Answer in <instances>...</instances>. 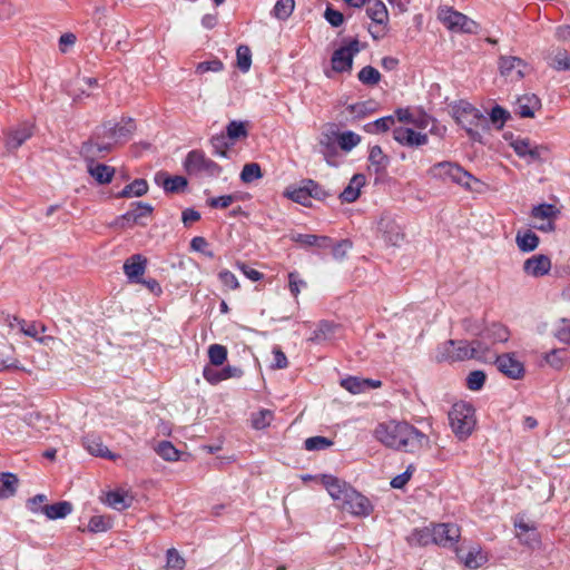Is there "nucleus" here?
I'll use <instances>...</instances> for the list:
<instances>
[{
  "label": "nucleus",
  "instance_id": "obj_4",
  "mask_svg": "<svg viewBox=\"0 0 570 570\" xmlns=\"http://www.w3.org/2000/svg\"><path fill=\"white\" fill-rule=\"evenodd\" d=\"M449 421L453 433L460 440H464L475 428V410L470 403L458 402L449 412Z\"/></svg>",
  "mask_w": 570,
  "mask_h": 570
},
{
  "label": "nucleus",
  "instance_id": "obj_57",
  "mask_svg": "<svg viewBox=\"0 0 570 570\" xmlns=\"http://www.w3.org/2000/svg\"><path fill=\"white\" fill-rule=\"evenodd\" d=\"M487 375L483 371L475 370L469 373L466 377V386L471 391H479L483 387Z\"/></svg>",
  "mask_w": 570,
  "mask_h": 570
},
{
  "label": "nucleus",
  "instance_id": "obj_17",
  "mask_svg": "<svg viewBox=\"0 0 570 570\" xmlns=\"http://www.w3.org/2000/svg\"><path fill=\"white\" fill-rule=\"evenodd\" d=\"M524 61L518 57L501 56L499 59V69L504 77L519 80L524 76Z\"/></svg>",
  "mask_w": 570,
  "mask_h": 570
},
{
  "label": "nucleus",
  "instance_id": "obj_19",
  "mask_svg": "<svg viewBox=\"0 0 570 570\" xmlns=\"http://www.w3.org/2000/svg\"><path fill=\"white\" fill-rule=\"evenodd\" d=\"M551 269V259L543 254L533 255L523 263L525 274L533 277L547 275Z\"/></svg>",
  "mask_w": 570,
  "mask_h": 570
},
{
  "label": "nucleus",
  "instance_id": "obj_6",
  "mask_svg": "<svg viewBox=\"0 0 570 570\" xmlns=\"http://www.w3.org/2000/svg\"><path fill=\"white\" fill-rule=\"evenodd\" d=\"M185 171L189 176H207L212 178L218 177L223 168L208 158L200 149L190 150L183 163Z\"/></svg>",
  "mask_w": 570,
  "mask_h": 570
},
{
  "label": "nucleus",
  "instance_id": "obj_59",
  "mask_svg": "<svg viewBox=\"0 0 570 570\" xmlns=\"http://www.w3.org/2000/svg\"><path fill=\"white\" fill-rule=\"evenodd\" d=\"M470 348L473 351V354H475L472 360H478L481 362L488 361L490 348L482 340H473L470 342Z\"/></svg>",
  "mask_w": 570,
  "mask_h": 570
},
{
  "label": "nucleus",
  "instance_id": "obj_30",
  "mask_svg": "<svg viewBox=\"0 0 570 570\" xmlns=\"http://www.w3.org/2000/svg\"><path fill=\"white\" fill-rule=\"evenodd\" d=\"M515 243L518 248L523 253H530L537 249L540 239L535 233L530 229L524 232L519 230L515 235Z\"/></svg>",
  "mask_w": 570,
  "mask_h": 570
},
{
  "label": "nucleus",
  "instance_id": "obj_49",
  "mask_svg": "<svg viewBox=\"0 0 570 570\" xmlns=\"http://www.w3.org/2000/svg\"><path fill=\"white\" fill-rule=\"evenodd\" d=\"M464 566L469 569H478L487 562V557L481 552L480 549H472L462 559Z\"/></svg>",
  "mask_w": 570,
  "mask_h": 570
},
{
  "label": "nucleus",
  "instance_id": "obj_42",
  "mask_svg": "<svg viewBox=\"0 0 570 570\" xmlns=\"http://www.w3.org/2000/svg\"><path fill=\"white\" fill-rule=\"evenodd\" d=\"M490 122L498 129H502L504 124L511 118L510 112L499 105H495L490 111Z\"/></svg>",
  "mask_w": 570,
  "mask_h": 570
},
{
  "label": "nucleus",
  "instance_id": "obj_3",
  "mask_svg": "<svg viewBox=\"0 0 570 570\" xmlns=\"http://www.w3.org/2000/svg\"><path fill=\"white\" fill-rule=\"evenodd\" d=\"M452 115L471 140L482 142L483 132L489 131L490 126L489 119L481 110L468 101L460 100L452 106Z\"/></svg>",
  "mask_w": 570,
  "mask_h": 570
},
{
  "label": "nucleus",
  "instance_id": "obj_29",
  "mask_svg": "<svg viewBox=\"0 0 570 570\" xmlns=\"http://www.w3.org/2000/svg\"><path fill=\"white\" fill-rule=\"evenodd\" d=\"M72 512V504L68 501H60L53 504H46L41 508L49 520L62 519Z\"/></svg>",
  "mask_w": 570,
  "mask_h": 570
},
{
  "label": "nucleus",
  "instance_id": "obj_35",
  "mask_svg": "<svg viewBox=\"0 0 570 570\" xmlns=\"http://www.w3.org/2000/svg\"><path fill=\"white\" fill-rule=\"evenodd\" d=\"M560 215V210L552 204H540L531 210V216L539 220H556Z\"/></svg>",
  "mask_w": 570,
  "mask_h": 570
},
{
  "label": "nucleus",
  "instance_id": "obj_15",
  "mask_svg": "<svg viewBox=\"0 0 570 570\" xmlns=\"http://www.w3.org/2000/svg\"><path fill=\"white\" fill-rule=\"evenodd\" d=\"M135 208L129 209L116 219V225L125 227L126 224H140L144 225L140 219L151 215L154 207L148 203L136 202L131 204Z\"/></svg>",
  "mask_w": 570,
  "mask_h": 570
},
{
  "label": "nucleus",
  "instance_id": "obj_38",
  "mask_svg": "<svg viewBox=\"0 0 570 570\" xmlns=\"http://www.w3.org/2000/svg\"><path fill=\"white\" fill-rule=\"evenodd\" d=\"M106 502L112 509L117 511H122L130 507L131 499H128L127 495L119 491H110L107 493Z\"/></svg>",
  "mask_w": 570,
  "mask_h": 570
},
{
  "label": "nucleus",
  "instance_id": "obj_1",
  "mask_svg": "<svg viewBox=\"0 0 570 570\" xmlns=\"http://www.w3.org/2000/svg\"><path fill=\"white\" fill-rule=\"evenodd\" d=\"M374 436L385 446L407 453L431 448L430 438L405 421L380 423L374 430Z\"/></svg>",
  "mask_w": 570,
  "mask_h": 570
},
{
  "label": "nucleus",
  "instance_id": "obj_26",
  "mask_svg": "<svg viewBox=\"0 0 570 570\" xmlns=\"http://www.w3.org/2000/svg\"><path fill=\"white\" fill-rule=\"evenodd\" d=\"M540 108V99L535 95H524L517 101L515 112L521 118L534 117V111Z\"/></svg>",
  "mask_w": 570,
  "mask_h": 570
},
{
  "label": "nucleus",
  "instance_id": "obj_43",
  "mask_svg": "<svg viewBox=\"0 0 570 570\" xmlns=\"http://www.w3.org/2000/svg\"><path fill=\"white\" fill-rule=\"evenodd\" d=\"M357 78L363 85L375 86L381 80V73L374 67L365 66L360 70Z\"/></svg>",
  "mask_w": 570,
  "mask_h": 570
},
{
  "label": "nucleus",
  "instance_id": "obj_27",
  "mask_svg": "<svg viewBox=\"0 0 570 570\" xmlns=\"http://www.w3.org/2000/svg\"><path fill=\"white\" fill-rule=\"evenodd\" d=\"M19 479L11 472L0 473V500L9 499L17 493Z\"/></svg>",
  "mask_w": 570,
  "mask_h": 570
},
{
  "label": "nucleus",
  "instance_id": "obj_62",
  "mask_svg": "<svg viewBox=\"0 0 570 570\" xmlns=\"http://www.w3.org/2000/svg\"><path fill=\"white\" fill-rule=\"evenodd\" d=\"M273 413L268 410H262L253 414L252 424L256 430H262L269 425Z\"/></svg>",
  "mask_w": 570,
  "mask_h": 570
},
{
  "label": "nucleus",
  "instance_id": "obj_63",
  "mask_svg": "<svg viewBox=\"0 0 570 570\" xmlns=\"http://www.w3.org/2000/svg\"><path fill=\"white\" fill-rule=\"evenodd\" d=\"M332 255L336 261H343L347 252L352 248V243L348 239H342L336 244H332Z\"/></svg>",
  "mask_w": 570,
  "mask_h": 570
},
{
  "label": "nucleus",
  "instance_id": "obj_53",
  "mask_svg": "<svg viewBox=\"0 0 570 570\" xmlns=\"http://www.w3.org/2000/svg\"><path fill=\"white\" fill-rule=\"evenodd\" d=\"M208 357L213 365H223L227 358V348L220 344H213L208 348Z\"/></svg>",
  "mask_w": 570,
  "mask_h": 570
},
{
  "label": "nucleus",
  "instance_id": "obj_14",
  "mask_svg": "<svg viewBox=\"0 0 570 570\" xmlns=\"http://www.w3.org/2000/svg\"><path fill=\"white\" fill-rule=\"evenodd\" d=\"M393 138L400 145L410 148L424 146L429 141L426 134H421L403 126H399L393 129Z\"/></svg>",
  "mask_w": 570,
  "mask_h": 570
},
{
  "label": "nucleus",
  "instance_id": "obj_45",
  "mask_svg": "<svg viewBox=\"0 0 570 570\" xmlns=\"http://www.w3.org/2000/svg\"><path fill=\"white\" fill-rule=\"evenodd\" d=\"M456 340H449L438 348L436 360L438 362H450L454 363Z\"/></svg>",
  "mask_w": 570,
  "mask_h": 570
},
{
  "label": "nucleus",
  "instance_id": "obj_20",
  "mask_svg": "<svg viewBox=\"0 0 570 570\" xmlns=\"http://www.w3.org/2000/svg\"><path fill=\"white\" fill-rule=\"evenodd\" d=\"M147 259L140 255L135 254L130 256L124 264V273L128 277L129 282L138 283L145 273Z\"/></svg>",
  "mask_w": 570,
  "mask_h": 570
},
{
  "label": "nucleus",
  "instance_id": "obj_40",
  "mask_svg": "<svg viewBox=\"0 0 570 570\" xmlns=\"http://www.w3.org/2000/svg\"><path fill=\"white\" fill-rule=\"evenodd\" d=\"M370 382L365 379H360L356 376H348L346 379L341 380V386L344 387L352 394H360L366 391V385Z\"/></svg>",
  "mask_w": 570,
  "mask_h": 570
},
{
  "label": "nucleus",
  "instance_id": "obj_60",
  "mask_svg": "<svg viewBox=\"0 0 570 570\" xmlns=\"http://www.w3.org/2000/svg\"><path fill=\"white\" fill-rule=\"evenodd\" d=\"M110 527V520L104 515H94L88 522V530L94 533L107 531Z\"/></svg>",
  "mask_w": 570,
  "mask_h": 570
},
{
  "label": "nucleus",
  "instance_id": "obj_8",
  "mask_svg": "<svg viewBox=\"0 0 570 570\" xmlns=\"http://www.w3.org/2000/svg\"><path fill=\"white\" fill-rule=\"evenodd\" d=\"M377 232L389 246H401L405 238L402 227L396 223L395 217L387 212L381 214L377 222Z\"/></svg>",
  "mask_w": 570,
  "mask_h": 570
},
{
  "label": "nucleus",
  "instance_id": "obj_9",
  "mask_svg": "<svg viewBox=\"0 0 570 570\" xmlns=\"http://www.w3.org/2000/svg\"><path fill=\"white\" fill-rule=\"evenodd\" d=\"M440 20L452 31H462L466 33L475 32L478 24L465 14L453 10L452 8H443L439 12Z\"/></svg>",
  "mask_w": 570,
  "mask_h": 570
},
{
  "label": "nucleus",
  "instance_id": "obj_47",
  "mask_svg": "<svg viewBox=\"0 0 570 570\" xmlns=\"http://www.w3.org/2000/svg\"><path fill=\"white\" fill-rule=\"evenodd\" d=\"M546 361L554 368H561L568 361V351L566 348H556L547 353Z\"/></svg>",
  "mask_w": 570,
  "mask_h": 570
},
{
  "label": "nucleus",
  "instance_id": "obj_44",
  "mask_svg": "<svg viewBox=\"0 0 570 570\" xmlns=\"http://www.w3.org/2000/svg\"><path fill=\"white\" fill-rule=\"evenodd\" d=\"M394 125V116H386L365 125V130L371 134L387 131Z\"/></svg>",
  "mask_w": 570,
  "mask_h": 570
},
{
  "label": "nucleus",
  "instance_id": "obj_2",
  "mask_svg": "<svg viewBox=\"0 0 570 570\" xmlns=\"http://www.w3.org/2000/svg\"><path fill=\"white\" fill-rule=\"evenodd\" d=\"M321 481L331 498L341 502L343 510L356 517H367L372 513L373 505L370 500L345 481L328 474H323Z\"/></svg>",
  "mask_w": 570,
  "mask_h": 570
},
{
  "label": "nucleus",
  "instance_id": "obj_52",
  "mask_svg": "<svg viewBox=\"0 0 570 570\" xmlns=\"http://www.w3.org/2000/svg\"><path fill=\"white\" fill-rule=\"evenodd\" d=\"M13 321L17 322V325L20 327V331L26 336H29V337L37 338L39 330L41 332L46 331L45 325H39V324L35 323V322L27 323L24 320H21V318L17 317V316H13Z\"/></svg>",
  "mask_w": 570,
  "mask_h": 570
},
{
  "label": "nucleus",
  "instance_id": "obj_36",
  "mask_svg": "<svg viewBox=\"0 0 570 570\" xmlns=\"http://www.w3.org/2000/svg\"><path fill=\"white\" fill-rule=\"evenodd\" d=\"M368 161L374 167L376 174L384 171L390 164L389 157L379 145L370 149Z\"/></svg>",
  "mask_w": 570,
  "mask_h": 570
},
{
  "label": "nucleus",
  "instance_id": "obj_5",
  "mask_svg": "<svg viewBox=\"0 0 570 570\" xmlns=\"http://www.w3.org/2000/svg\"><path fill=\"white\" fill-rule=\"evenodd\" d=\"M428 174L439 180L452 181L466 189H473L472 183H479L469 171L464 170L460 165L452 161H440L434 164Z\"/></svg>",
  "mask_w": 570,
  "mask_h": 570
},
{
  "label": "nucleus",
  "instance_id": "obj_41",
  "mask_svg": "<svg viewBox=\"0 0 570 570\" xmlns=\"http://www.w3.org/2000/svg\"><path fill=\"white\" fill-rule=\"evenodd\" d=\"M337 144L344 151H351L361 142V136L354 131H344L336 135Z\"/></svg>",
  "mask_w": 570,
  "mask_h": 570
},
{
  "label": "nucleus",
  "instance_id": "obj_31",
  "mask_svg": "<svg viewBox=\"0 0 570 570\" xmlns=\"http://www.w3.org/2000/svg\"><path fill=\"white\" fill-rule=\"evenodd\" d=\"M292 240L304 246H315L318 248H328L332 245V238L328 236H317L313 234H295Z\"/></svg>",
  "mask_w": 570,
  "mask_h": 570
},
{
  "label": "nucleus",
  "instance_id": "obj_32",
  "mask_svg": "<svg viewBox=\"0 0 570 570\" xmlns=\"http://www.w3.org/2000/svg\"><path fill=\"white\" fill-rule=\"evenodd\" d=\"M148 191V183L142 178H137L128 184L117 194L118 198L141 197Z\"/></svg>",
  "mask_w": 570,
  "mask_h": 570
},
{
  "label": "nucleus",
  "instance_id": "obj_21",
  "mask_svg": "<svg viewBox=\"0 0 570 570\" xmlns=\"http://www.w3.org/2000/svg\"><path fill=\"white\" fill-rule=\"evenodd\" d=\"M32 136V125L24 122L8 132L6 147L12 151L18 149L27 139Z\"/></svg>",
  "mask_w": 570,
  "mask_h": 570
},
{
  "label": "nucleus",
  "instance_id": "obj_24",
  "mask_svg": "<svg viewBox=\"0 0 570 570\" xmlns=\"http://www.w3.org/2000/svg\"><path fill=\"white\" fill-rule=\"evenodd\" d=\"M83 448L92 455L115 459V455L104 445L101 438L95 434L86 435L82 439Z\"/></svg>",
  "mask_w": 570,
  "mask_h": 570
},
{
  "label": "nucleus",
  "instance_id": "obj_58",
  "mask_svg": "<svg viewBox=\"0 0 570 570\" xmlns=\"http://www.w3.org/2000/svg\"><path fill=\"white\" fill-rule=\"evenodd\" d=\"M304 444L308 451H318L330 448L333 441L325 436H312L306 439Z\"/></svg>",
  "mask_w": 570,
  "mask_h": 570
},
{
  "label": "nucleus",
  "instance_id": "obj_11",
  "mask_svg": "<svg viewBox=\"0 0 570 570\" xmlns=\"http://www.w3.org/2000/svg\"><path fill=\"white\" fill-rule=\"evenodd\" d=\"M114 148V144L108 138H97L96 129L91 137L82 142L80 147V155L86 161H95L97 158L104 157L110 153Z\"/></svg>",
  "mask_w": 570,
  "mask_h": 570
},
{
  "label": "nucleus",
  "instance_id": "obj_34",
  "mask_svg": "<svg viewBox=\"0 0 570 570\" xmlns=\"http://www.w3.org/2000/svg\"><path fill=\"white\" fill-rule=\"evenodd\" d=\"M368 18L377 24H386L389 12L383 1L376 0L366 8Z\"/></svg>",
  "mask_w": 570,
  "mask_h": 570
},
{
  "label": "nucleus",
  "instance_id": "obj_56",
  "mask_svg": "<svg viewBox=\"0 0 570 570\" xmlns=\"http://www.w3.org/2000/svg\"><path fill=\"white\" fill-rule=\"evenodd\" d=\"M454 355L455 362L472 360L473 356H475L473 351L470 348V343L464 340H456Z\"/></svg>",
  "mask_w": 570,
  "mask_h": 570
},
{
  "label": "nucleus",
  "instance_id": "obj_7",
  "mask_svg": "<svg viewBox=\"0 0 570 570\" xmlns=\"http://www.w3.org/2000/svg\"><path fill=\"white\" fill-rule=\"evenodd\" d=\"M136 130V124L132 118H122L119 122L106 121L96 127L97 138H108L114 146L126 142Z\"/></svg>",
  "mask_w": 570,
  "mask_h": 570
},
{
  "label": "nucleus",
  "instance_id": "obj_39",
  "mask_svg": "<svg viewBox=\"0 0 570 570\" xmlns=\"http://www.w3.org/2000/svg\"><path fill=\"white\" fill-rule=\"evenodd\" d=\"M210 145L213 147L214 155L227 158L228 149L234 145V142L229 141L224 134H220L212 137Z\"/></svg>",
  "mask_w": 570,
  "mask_h": 570
},
{
  "label": "nucleus",
  "instance_id": "obj_18",
  "mask_svg": "<svg viewBox=\"0 0 570 570\" xmlns=\"http://www.w3.org/2000/svg\"><path fill=\"white\" fill-rule=\"evenodd\" d=\"M514 153L525 158L529 163H534L541 159L542 147L533 145L528 138H517L511 142Z\"/></svg>",
  "mask_w": 570,
  "mask_h": 570
},
{
  "label": "nucleus",
  "instance_id": "obj_51",
  "mask_svg": "<svg viewBox=\"0 0 570 570\" xmlns=\"http://www.w3.org/2000/svg\"><path fill=\"white\" fill-rule=\"evenodd\" d=\"M248 132L246 130V127L244 122L232 120L227 127H226V137L229 139V141H235L238 138H245L247 137Z\"/></svg>",
  "mask_w": 570,
  "mask_h": 570
},
{
  "label": "nucleus",
  "instance_id": "obj_48",
  "mask_svg": "<svg viewBox=\"0 0 570 570\" xmlns=\"http://www.w3.org/2000/svg\"><path fill=\"white\" fill-rule=\"evenodd\" d=\"M295 8L294 0H277L274 6L273 13L279 20H286Z\"/></svg>",
  "mask_w": 570,
  "mask_h": 570
},
{
  "label": "nucleus",
  "instance_id": "obj_37",
  "mask_svg": "<svg viewBox=\"0 0 570 570\" xmlns=\"http://www.w3.org/2000/svg\"><path fill=\"white\" fill-rule=\"evenodd\" d=\"M483 337L492 343H504L509 340L510 332L504 325L494 323L484 331Z\"/></svg>",
  "mask_w": 570,
  "mask_h": 570
},
{
  "label": "nucleus",
  "instance_id": "obj_22",
  "mask_svg": "<svg viewBox=\"0 0 570 570\" xmlns=\"http://www.w3.org/2000/svg\"><path fill=\"white\" fill-rule=\"evenodd\" d=\"M243 371L239 367L227 365L222 370H216L209 366H206L203 371V375L207 382L210 384H217L224 380L230 377H240Z\"/></svg>",
  "mask_w": 570,
  "mask_h": 570
},
{
  "label": "nucleus",
  "instance_id": "obj_46",
  "mask_svg": "<svg viewBox=\"0 0 570 570\" xmlns=\"http://www.w3.org/2000/svg\"><path fill=\"white\" fill-rule=\"evenodd\" d=\"M262 176L263 173L261 166L257 163L246 164L240 173V179L245 184L253 183L254 180L262 178Z\"/></svg>",
  "mask_w": 570,
  "mask_h": 570
},
{
  "label": "nucleus",
  "instance_id": "obj_61",
  "mask_svg": "<svg viewBox=\"0 0 570 570\" xmlns=\"http://www.w3.org/2000/svg\"><path fill=\"white\" fill-rule=\"evenodd\" d=\"M334 332V325L330 322L323 321L320 323L317 328L314 331L311 341L321 342L326 340Z\"/></svg>",
  "mask_w": 570,
  "mask_h": 570
},
{
  "label": "nucleus",
  "instance_id": "obj_64",
  "mask_svg": "<svg viewBox=\"0 0 570 570\" xmlns=\"http://www.w3.org/2000/svg\"><path fill=\"white\" fill-rule=\"evenodd\" d=\"M556 337L563 343L570 342V320L562 318L559 321L556 331H554Z\"/></svg>",
  "mask_w": 570,
  "mask_h": 570
},
{
  "label": "nucleus",
  "instance_id": "obj_55",
  "mask_svg": "<svg viewBox=\"0 0 570 570\" xmlns=\"http://www.w3.org/2000/svg\"><path fill=\"white\" fill-rule=\"evenodd\" d=\"M166 558L167 570H183L186 564L185 559L179 554V552L175 548L167 550Z\"/></svg>",
  "mask_w": 570,
  "mask_h": 570
},
{
  "label": "nucleus",
  "instance_id": "obj_54",
  "mask_svg": "<svg viewBox=\"0 0 570 570\" xmlns=\"http://www.w3.org/2000/svg\"><path fill=\"white\" fill-rule=\"evenodd\" d=\"M237 66L243 72H247L252 65V52L247 46H239L236 51Z\"/></svg>",
  "mask_w": 570,
  "mask_h": 570
},
{
  "label": "nucleus",
  "instance_id": "obj_23",
  "mask_svg": "<svg viewBox=\"0 0 570 570\" xmlns=\"http://www.w3.org/2000/svg\"><path fill=\"white\" fill-rule=\"evenodd\" d=\"M87 169L99 185L109 184L115 175L114 167L96 161H87Z\"/></svg>",
  "mask_w": 570,
  "mask_h": 570
},
{
  "label": "nucleus",
  "instance_id": "obj_25",
  "mask_svg": "<svg viewBox=\"0 0 570 570\" xmlns=\"http://www.w3.org/2000/svg\"><path fill=\"white\" fill-rule=\"evenodd\" d=\"M365 184V176L363 174H355L350 180L348 185L340 194V199L343 203H353L360 197L361 187Z\"/></svg>",
  "mask_w": 570,
  "mask_h": 570
},
{
  "label": "nucleus",
  "instance_id": "obj_12",
  "mask_svg": "<svg viewBox=\"0 0 570 570\" xmlns=\"http://www.w3.org/2000/svg\"><path fill=\"white\" fill-rule=\"evenodd\" d=\"M433 543L451 548L454 547L460 539V528L454 523H439L432 524Z\"/></svg>",
  "mask_w": 570,
  "mask_h": 570
},
{
  "label": "nucleus",
  "instance_id": "obj_50",
  "mask_svg": "<svg viewBox=\"0 0 570 570\" xmlns=\"http://www.w3.org/2000/svg\"><path fill=\"white\" fill-rule=\"evenodd\" d=\"M156 452L166 461H177L179 459L178 450L169 441L159 442Z\"/></svg>",
  "mask_w": 570,
  "mask_h": 570
},
{
  "label": "nucleus",
  "instance_id": "obj_28",
  "mask_svg": "<svg viewBox=\"0 0 570 570\" xmlns=\"http://www.w3.org/2000/svg\"><path fill=\"white\" fill-rule=\"evenodd\" d=\"M284 196L303 206L311 205V191H308L305 179H303L298 186L286 188Z\"/></svg>",
  "mask_w": 570,
  "mask_h": 570
},
{
  "label": "nucleus",
  "instance_id": "obj_10",
  "mask_svg": "<svg viewBox=\"0 0 570 570\" xmlns=\"http://www.w3.org/2000/svg\"><path fill=\"white\" fill-rule=\"evenodd\" d=\"M361 51V43L352 39L346 46L336 49L331 58L332 68L336 72L351 71L354 56Z\"/></svg>",
  "mask_w": 570,
  "mask_h": 570
},
{
  "label": "nucleus",
  "instance_id": "obj_16",
  "mask_svg": "<svg viewBox=\"0 0 570 570\" xmlns=\"http://www.w3.org/2000/svg\"><path fill=\"white\" fill-rule=\"evenodd\" d=\"M155 183L161 186L167 194L183 193L188 185V180L184 176H169L166 171L156 173Z\"/></svg>",
  "mask_w": 570,
  "mask_h": 570
},
{
  "label": "nucleus",
  "instance_id": "obj_33",
  "mask_svg": "<svg viewBox=\"0 0 570 570\" xmlns=\"http://www.w3.org/2000/svg\"><path fill=\"white\" fill-rule=\"evenodd\" d=\"M407 542L411 546L425 547L433 543V530L431 527L414 529L407 537Z\"/></svg>",
  "mask_w": 570,
  "mask_h": 570
},
{
  "label": "nucleus",
  "instance_id": "obj_13",
  "mask_svg": "<svg viewBox=\"0 0 570 570\" xmlns=\"http://www.w3.org/2000/svg\"><path fill=\"white\" fill-rule=\"evenodd\" d=\"M498 370L512 380H520L524 375V365L515 358L513 353L498 355L494 361Z\"/></svg>",
  "mask_w": 570,
  "mask_h": 570
}]
</instances>
